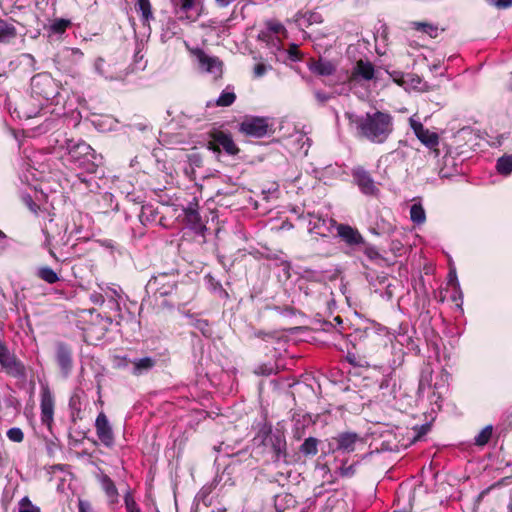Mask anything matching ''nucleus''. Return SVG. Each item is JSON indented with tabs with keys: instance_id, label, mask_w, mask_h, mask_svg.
I'll return each mask as SVG.
<instances>
[{
	"instance_id": "obj_7",
	"label": "nucleus",
	"mask_w": 512,
	"mask_h": 512,
	"mask_svg": "<svg viewBox=\"0 0 512 512\" xmlns=\"http://www.w3.org/2000/svg\"><path fill=\"white\" fill-rule=\"evenodd\" d=\"M220 147L229 155H236L239 152L232 136L218 130L211 134V140L208 142V149L219 153Z\"/></svg>"
},
{
	"instance_id": "obj_50",
	"label": "nucleus",
	"mask_w": 512,
	"mask_h": 512,
	"mask_svg": "<svg viewBox=\"0 0 512 512\" xmlns=\"http://www.w3.org/2000/svg\"><path fill=\"white\" fill-rule=\"evenodd\" d=\"M429 430V426L428 425H422L419 427V432L417 434V437L416 438H420L422 435H425L427 433V431Z\"/></svg>"
},
{
	"instance_id": "obj_26",
	"label": "nucleus",
	"mask_w": 512,
	"mask_h": 512,
	"mask_svg": "<svg viewBox=\"0 0 512 512\" xmlns=\"http://www.w3.org/2000/svg\"><path fill=\"white\" fill-rule=\"evenodd\" d=\"M319 440L315 437H308L299 447L300 453L304 456H315L318 453Z\"/></svg>"
},
{
	"instance_id": "obj_38",
	"label": "nucleus",
	"mask_w": 512,
	"mask_h": 512,
	"mask_svg": "<svg viewBox=\"0 0 512 512\" xmlns=\"http://www.w3.org/2000/svg\"><path fill=\"white\" fill-rule=\"evenodd\" d=\"M19 512H40V509L30 502V500L25 497L20 501V509Z\"/></svg>"
},
{
	"instance_id": "obj_47",
	"label": "nucleus",
	"mask_w": 512,
	"mask_h": 512,
	"mask_svg": "<svg viewBox=\"0 0 512 512\" xmlns=\"http://www.w3.org/2000/svg\"><path fill=\"white\" fill-rule=\"evenodd\" d=\"M10 353L11 352L9 351L7 346L0 340V361Z\"/></svg>"
},
{
	"instance_id": "obj_15",
	"label": "nucleus",
	"mask_w": 512,
	"mask_h": 512,
	"mask_svg": "<svg viewBox=\"0 0 512 512\" xmlns=\"http://www.w3.org/2000/svg\"><path fill=\"white\" fill-rule=\"evenodd\" d=\"M1 368L11 377L23 379L26 376V368L24 364L16 357L15 354L10 353L0 361Z\"/></svg>"
},
{
	"instance_id": "obj_17",
	"label": "nucleus",
	"mask_w": 512,
	"mask_h": 512,
	"mask_svg": "<svg viewBox=\"0 0 512 512\" xmlns=\"http://www.w3.org/2000/svg\"><path fill=\"white\" fill-rule=\"evenodd\" d=\"M308 215L310 217L308 231L322 237L328 236L331 226L336 224L333 219H326L314 213H308Z\"/></svg>"
},
{
	"instance_id": "obj_21",
	"label": "nucleus",
	"mask_w": 512,
	"mask_h": 512,
	"mask_svg": "<svg viewBox=\"0 0 512 512\" xmlns=\"http://www.w3.org/2000/svg\"><path fill=\"white\" fill-rule=\"evenodd\" d=\"M335 441L337 443V451H342L344 453H350L355 450V445L357 441H359V436L356 433L345 432L339 434Z\"/></svg>"
},
{
	"instance_id": "obj_57",
	"label": "nucleus",
	"mask_w": 512,
	"mask_h": 512,
	"mask_svg": "<svg viewBox=\"0 0 512 512\" xmlns=\"http://www.w3.org/2000/svg\"><path fill=\"white\" fill-rule=\"evenodd\" d=\"M334 320H335L338 324H342V319H341L339 316L335 317V318H334Z\"/></svg>"
},
{
	"instance_id": "obj_12",
	"label": "nucleus",
	"mask_w": 512,
	"mask_h": 512,
	"mask_svg": "<svg viewBox=\"0 0 512 512\" xmlns=\"http://www.w3.org/2000/svg\"><path fill=\"white\" fill-rule=\"evenodd\" d=\"M410 126L421 143L424 144L427 148L434 150L436 155H438V134L425 128L421 122L415 121L413 119H410Z\"/></svg>"
},
{
	"instance_id": "obj_41",
	"label": "nucleus",
	"mask_w": 512,
	"mask_h": 512,
	"mask_svg": "<svg viewBox=\"0 0 512 512\" xmlns=\"http://www.w3.org/2000/svg\"><path fill=\"white\" fill-rule=\"evenodd\" d=\"M138 7L145 19H148L151 16L149 0H138Z\"/></svg>"
},
{
	"instance_id": "obj_39",
	"label": "nucleus",
	"mask_w": 512,
	"mask_h": 512,
	"mask_svg": "<svg viewBox=\"0 0 512 512\" xmlns=\"http://www.w3.org/2000/svg\"><path fill=\"white\" fill-rule=\"evenodd\" d=\"M364 254L372 261L380 260L381 255L374 246L364 244Z\"/></svg>"
},
{
	"instance_id": "obj_58",
	"label": "nucleus",
	"mask_w": 512,
	"mask_h": 512,
	"mask_svg": "<svg viewBox=\"0 0 512 512\" xmlns=\"http://www.w3.org/2000/svg\"><path fill=\"white\" fill-rule=\"evenodd\" d=\"M49 253L55 260H58L56 254L52 250H50Z\"/></svg>"
},
{
	"instance_id": "obj_25",
	"label": "nucleus",
	"mask_w": 512,
	"mask_h": 512,
	"mask_svg": "<svg viewBox=\"0 0 512 512\" xmlns=\"http://www.w3.org/2000/svg\"><path fill=\"white\" fill-rule=\"evenodd\" d=\"M311 70L321 76H330L335 72L336 68L330 61L319 59L311 66Z\"/></svg>"
},
{
	"instance_id": "obj_11",
	"label": "nucleus",
	"mask_w": 512,
	"mask_h": 512,
	"mask_svg": "<svg viewBox=\"0 0 512 512\" xmlns=\"http://www.w3.org/2000/svg\"><path fill=\"white\" fill-rule=\"evenodd\" d=\"M40 397L41 422L50 429L53 423L55 399L48 385L41 386Z\"/></svg>"
},
{
	"instance_id": "obj_24",
	"label": "nucleus",
	"mask_w": 512,
	"mask_h": 512,
	"mask_svg": "<svg viewBox=\"0 0 512 512\" xmlns=\"http://www.w3.org/2000/svg\"><path fill=\"white\" fill-rule=\"evenodd\" d=\"M410 26L412 29L428 35L430 38H436L439 33V27L429 22L413 21Z\"/></svg>"
},
{
	"instance_id": "obj_61",
	"label": "nucleus",
	"mask_w": 512,
	"mask_h": 512,
	"mask_svg": "<svg viewBox=\"0 0 512 512\" xmlns=\"http://www.w3.org/2000/svg\"><path fill=\"white\" fill-rule=\"evenodd\" d=\"M293 50H295V52H297V46L296 45L293 46Z\"/></svg>"
},
{
	"instance_id": "obj_36",
	"label": "nucleus",
	"mask_w": 512,
	"mask_h": 512,
	"mask_svg": "<svg viewBox=\"0 0 512 512\" xmlns=\"http://www.w3.org/2000/svg\"><path fill=\"white\" fill-rule=\"evenodd\" d=\"M282 502H285L286 504H292L294 503V499L290 494L277 495L275 498V507L278 511H282L284 509Z\"/></svg>"
},
{
	"instance_id": "obj_20",
	"label": "nucleus",
	"mask_w": 512,
	"mask_h": 512,
	"mask_svg": "<svg viewBox=\"0 0 512 512\" xmlns=\"http://www.w3.org/2000/svg\"><path fill=\"white\" fill-rule=\"evenodd\" d=\"M375 69L371 62L360 59L356 62L351 74V79L356 80L358 78L370 81L374 78Z\"/></svg>"
},
{
	"instance_id": "obj_3",
	"label": "nucleus",
	"mask_w": 512,
	"mask_h": 512,
	"mask_svg": "<svg viewBox=\"0 0 512 512\" xmlns=\"http://www.w3.org/2000/svg\"><path fill=\"white\" fill-rule=\"evenodd\" d=\"M179 273L176 270L162 272L151 277L146 285V290L160 296L171 295L177 288Z\"/></svg>"
},
{
	"instance_id": "obj_14",
	"label": "nucleus",
	"mask_w": 512,
	"mask_h": 512,
	"mask_svg": "<svg viewBox=\"0 0 512 512\" xmlns=\"http://www.w3.org/2000/svg\"><path fill=\"white\" fill-rule=\"evenodd\" d=\"M264 443L272 448L275 453L276 460L286 457V439L284 433L280 430L273 432L270 429L264 439Z\"/></svg>"
},
{
	"instance_id": "obj_45",
	"label": "nucleus",
	"mask_w": 512,
	"mask_h": 512,
	"mask_svg": "<svg viewBox=\"0 0 512 512\" xmlns=\"http://www.w3.org/2000/svg\"><path fill=\"white\" fill-rule=\"evenodd\" d=\"M315 98L317 99L318 102H320L321 104H324L326 101H328L330 99V95H328L324 92H321V91H316Z\"/></svg>"
},
{
	"instance_id": "obj_8",
	"label": "nucleus",
	"mask_w": 512,
	"mask_h": 512,
	"mask_svg": "<svg viewBox=\"0 0 512 512\" xmlns=\"http://www.w3.org/2000/svg\"><path fill=\"white\" fill-rule=\"evenodd\" d=\"M95 431L100 443L106 448H113L115 435L112 425L104 412H100L95 420Z\"/></svg>"
},
{
	"instance_id": "obj_46",
	"label": "nucleus",
	"mask_w": 512,
	"mask_h": 512,
	"mask_svg": "<svg viewBox=\"0 0 512 512\" xmlns=\"http://www.w3.org/2000/svg\"><path fill=\"white\" fill-rule=\"evenodd\" d=\"M495 5L498 8H508L512 6V0H496Z\"/></svg>"
},
{
	"instance_id": "obj_35",
	"label": "nucleus",
	"mask_w": 512,
	"mask_h": 512,
	"mask_svg": "<svg viewBox=\"0 0 512 512\" xmlns=\"http://www.w3.org/2000/svg\"><path fill=\"white\" fill-rule=\"evenodd\" d=\"M7 437L12 442L20 443L24 439V433L20 428L13 427L7 431Z\"/></svg>"
},
{
	"instance_id": "obj_59",
	"label": "nucleus",
	"mask_w": 512,
	"mask_h": 512,
	"mask_svg": "<svg viewBox=\"0 0 512 512\" xmlns=\"http://www.w3.org/2000/svg\"><path fill=\"white\" fill-rule=\"evenodd\" d=\"M5 238H6V235L4 234V232H2V231L0 230V240H3V239H5Z\"/></svg>"
},
{
	"instance_id": "obj_33",
	"label": "nucleus",
	"mask_w": 512,
	"mask_h": 512,
	"mask_svg": "<svg viewBox=\"0 0 512 512\" xmlns=\"http://www.w3.org/2000/svg\"><path fill=\"white\" fill-rule=\"evenodd\" d=\"M154 209L151 206H143L139 214V220L142 224L155 220Z\"/></svg>"
},
{
	"instance_id": "obj_53",
	"label": "nucleus",
	"mask_w": 512,
	"mask_h": 512,
	"mask_svg": "<svg viewBox=\"0 0 512 512\" xmlns=\"http://www.w3.org/2000/svg\"><path fill=\"white\" fill-rule=\"evenodd\" d=\"M271 29H272L274 32L278 33V32H280L281 30H283L284 28H283V26H282L281 24H276L275 26L271 27Z\"/></svg>"
},
{
	"instance_id": "obj_60",
	"label": "nucleus",
	"mask_w": 512,
	"mask_h": 512,
	"mask_svg": "<svg viewBox=\"0 0 512 512\" xmlns=\"http://www.w3.org/2000/svg\"><path fill=\"white\" fill-rule=\"evenodd\" d=\"M394 81H395V82H397L398 84H400V83H401L400 79H398V78H396V77L394 78Z\"/></svg>"
},
{
	"instance_id": "obj_49",
	"label": "nucleus",
	"mask_w": 512,
	"mask_h": 512,
	"mask_svg": "<svg viewBox=\"0 0 512 512\" xmlns=\"http://www.w3.org/2000/svg\"><path fill=\"white\" fill-rule=\"evenodd\" d=\"M265 70L266 68L263 64H258L256 65L254 72L256 76H262L265 73Z\"/></svg>"
},
{
	"instance_id": "obj_13",
	"label": "nucleus",
	"mask_w": 512,
	"mask_h": 512,
	"mask_svg": "<svg viewBox=\"0 0 512 512\" xmlns=\"http://www.w3.org/2000/svg\"><path fill=\"white\" fill-rule=\"evenodd\" d=\"M94 69L96 73H98L106 80L114 81L122 80L124 78V74L122 73L121 69L117 67L116 62H108L102 57H98L95 60Z\"/></svg>"
},
{
	"instance_id": "obj_44",
	"label": "nucleus",
	"mask_w": 512,
	"mask_h": 512,
	"mask_svg": "<svg viewBox=\"0 0 512 512\" xmlns=\"http://www.w3.org/2000/svg\"><path fill=\"white\" fill-rule=\"evenodd\" d=\"M90 300L96 305H102L105 302V298L102 293L94 292L90 295Z\"/></svg>"
},
{
	"instance_id": "obj_27",
	"label": "nucleus",
	"mask_w": 512,
	"mask_h": 512,
	"mask_svg": "<svg viewBox=\"0 0 512 512\" xmlns=\"http://www.w3.org/2000/svg\"><path fill=\"white\" fill-rule=\"evenodd\" d=\"M36 275L48 284H54L60 279L58 274L48 266L38 268Z\"/></svg>"
},
{
	"instance_id": "obj_19",
	"label": "nucleus",
	"mask_w": 512,
	"mask_h": 512,
	"mask_svg": "<svg viewBox=\"0 0 512 512\" xmlns=\"http://www.w3.org/2000/svg\"><path fill=\"white\" fill-rule=\"evenodd\" d=\"M102 490L105 493L109 505H116L119 503V492L114 481L105 473L101 472L96 475Z\"/></svg>"
},
{
	"instance_id": "obj_31",
	"label": "nucleus",
	"mask_w": 512,
	"mask_h": 512,
	"mask_svg": "<svg viewBox=\"0 0 512 512\" xmlns=\"http://www.w3.org/2000/svg\"><path fill=\"white\" fill-rule=\"evenodd\" d=\"M410 218L416 224H423L426 220V213L421 204H413L410 208Z\"/></svg>"
},
{
	"instance_id": "obj_48",
	"label": "nucleus",
	"mask_w": 512,
	"mask_h": 512,
	"mask_svg": "<svg viewBox=\"0 0 512 512\" xmlns=\"http://www.w3.org/2000/svg\"><path fill=\"white\" fill-rule=\"evenodd\" d=\"M496 486H499V483L493 484L488 488L482 490L478 496V501L482 500Z\"/></svg>"
},
{
	"instance_id": "obj_6",
	"label": "nucleus",
	"mask_w": 512,
	"mask_h": 512,
	"mask_svg": "<svg viewBox=\"0 0 512 512\" xmlns=\"http://www.w3.org/2000/svg\"><path fill=\"white\" fill-rule=\"evenodd\" d=\"M191 54L196 58L201 71L210 73L215 79L222 76V61L216 56L207 55L202 49H190Z\"/></svg>"
},
{
	"instance_id": "obj_16",
	"label": "nucleus",
	"mask_w": 512,
	"mask_h": 512,
	"mask_svg": "<svg viewBox=\"0 0 512 512\" xmlns=\"http://www.w3.org/2000/svg\"><path fill=\"white\" fill-rule=\"evenodd\" d=\"M56 361L64 376H68L73 368L72 349L65 343L56 345Z\"/></svg>"
},
{
	"instance_id": "obj_29",
	"label": "nucleus",
	"mask_w": 512,
	"mask_h": 512,
	"mask_svg": "<svg viewBox=\"0 0 512 512\" xmlns=\"http://www.w3.org/2000/svg\"><path fill=\"white\" fill-rule=\"evenodd\" d=\"M236 100V95L230 87H227L222 91L219 98L216 101L217 106L228 107L232 105Z\"/></svg>"
},
{
	"instance_id": "obj_32",
	"label": "nucleus",
	"mask_w": 512,
	"mask_h": 512,
	"mask_svg": "<svg viewBox=\"0 0 512 512\" xmlns=\"http://www.w3.org/2000/svg\"><path fill=\"white\" fill-rule=\"evenodd\" d=\"M492 433H493V426L492 425H487L475 437V444L477 446H484V445H486L489 442V440H490V438L492 436Z\"/></svg>"
},
{
	"instance_id": "obj_9",
	"label": "nucleus",
	"mask_w": 512,
	"mask_h": 512,
	"mask_svg": "<svg viewBox=\"0 0 512 512\" xmlns=\"http://www.w3.org/2000/svg\"><path fill=\"white\" fill-rule=\"evenodd\" d=\"M268 119L264 117H246L240 124V132L247 136L261 138L268 133Z\"/></svg>"
},
{
	"instance_id": "obj_56",
	"label": "nucleus",
	"mask_w": 512,
	"mask_h": 512,
	"mask_svg": "<svg viewBox=\"0 0 512 512\" xmlns=\"http://www.w3.org/2000/svg\"><path fill=\"white\" fill-rule=\"evenodd\" d=\"M3 465H4V458H3L2 453L0 452V467H2Z\"/></svg>"
},
{
	"instance_id": "obj_22",
	"label": "nucleus",
	"mask_w": 512,
	"mask_h": 512,
	"mask_svg": "<svg viewBox=\"0 0 512 512\" xmlns=\"http://www.w3.org/2000/svg\"><path fill=\"white\" fill-rule=\"evenodd\" d=\"M185 221L195 232H202L205 228L201 221V216L192 205L184 210Z\"/></svg>"
},
{
	"instance_id": "obj_37",
	"label": "nucleus",
	"mask_w": 512,
	"mask_h": 512,
	"mask_svg": "<svg viewBox=\"0 0 512 512\" xmlns=\"http://www.w3.org/2000/svg\"><path fill=\"white\" fill-rule=\"evenodd\" d=\"M356 464L357 463H353V464L347 465L346 462H344L339 467V474L342 477H352L356 473Z\"/></svg>"
},
{
	"instance_id": "obj_34",
	"label": "nucleus",
	"mask_w": 512,
	"mask_h": 512,
	"mask_svg": "<svg viewBox=\"0 0 512 512\" xmlns=\"http://www.w3.org/2000/svg\"><path fill=\"white\" fill-rule=\"evenodd\" d=\"M70 25V21L69 20H65V19H57L55 20L51 26H50V29L52 32L54 33H57V34H62L65 32V30L67 29V27Z\"/></svg>"
},
{
	"instance_id": "obj_5",
	"label": "nucleus",
	"mask_w": 512,
	"mask_h": 512,
	"mask_svg": "<svg viewBox=\"0 0 512 512\" xmlns=\"http://www.w3.org/2000/svg\"><path fill=\"white\" fill-rule=\"evenodd\" d=\"M173 12L180 20H197L202 12V0H171Z\"/></svg>"
},
{
	"instance_id": "obj_54",
	"label": "nucleus",
	"mask_w": 512,
	"mask_h": 512,
	"mask_svg": "<svg viewBox=\"0 0 512 512\" xmlns=\"http://www.w3.org/2000/svg\"><path fill=\"white\" fill-rule=\"evenodd\" d=\"M29 207L33 212H37L38 206L30 200Z\"/></svg>"
},
{
	"instance_id": "obj_51",
	"label": "nucleus",
	"mask_w": 512,
	"mask_h": 512,
	"mask_svg": "<svg viewBox=\"0 0 512 512\" xmlns=\"http://www.w3.org/2000/svg\"><path fill=\"white\" fill-rule=\"evenodd\" d=\"M213 487H214L213 485H210V486H204V487L201 489L200 494H201L202 496H206V495H208V494L212 491Z\"/></svg>"
},
{
	"instance_id": "obj_23",
	"label": "nucleus",
	"mask_w": 512,
	"mask_h": 512,
	"mask_svg": "<svg viewBox=\"0 0 512 512\" xmlns=\"http://www.w3.org/2000/svg\"><path fill=\"white\" fill-rule=\"evenodd\" d=\"M17 37V29L12 22L0 18V43L8 44Z\"/></svg>"
},
{
	"instance_id": "obj_55",
	"label": "nucleus",
	"mask_w": 512,
	"mask_h": 512,
	"mask_svg": "<svg viewBox=\"0 0 512 512\" xmlns=\"http://www.w3.org/2000/svg\"><path fill=\"white\" fill-rule=\"evenodd\" d=\"M127 512H142L140 507H136V508H133V509H129Z\"/></svg>"
},
{
	"instance_id": "obj_43",
	"label": "nucleus",
	"mask_w": 512,
	"mask_h": 512,
	"mask_svg": "<svg viewBox=\"0 0 512 512\" xmlns=\"http://www.w3.org/2000/svg\"><path fill=\"white\" fill-rule=\"evenodd\" d=\"M78 512H93L90 502L87 500L79 499Z\"/></svg>"
},
{
	"instance_id": "obj_42",
	"label": "nucleus",
	"mask_w": 512,
	"mask_h": 512,
	"mask_svg": "<svg viewBox=\"0 0 512 512\" xmlns=\"http://www.w3.org/2000/svg\"><path fill=\"white\" fill-rule=\"evenodd\" d=\"M118 293L115 290H111V295L108 296L109 300L108 302L111 304V308L115 309L116 311H120V304L118 301Z\"/></svg>"
},
{
	"instance_id": "obj_40",
	"label": "nucleus",
	"mask_w": 512,
	"mask_h": 512,
	"mask_svg": "<svg viewBox=\"0 0 512 512\" xmlns=\"http://www.w3.org/2000/svg\"><path fill=\"white\" fill-rule=\"evenodd\" d=\"M124 504L126 511L138 507V504L136 503L132 491L130 489H128L124 494Z\"/></svg>"
},
{
	"instance_id": "obj_2",
	"label": "nucleus",
	"mask_w": 512,
	"mask_h": 512,
	"mask_svg": "<svg viewBox=\"0 0 512 512\" xmlns=\"http://www.w3.org/2000/svg\"><path fill=\"white\" fill-rule=\"evenodd\" d=\"M61 148L66 150L67 160L75 168L87 173H95L98 167L94 149L83 140L65 139Z\"/></svg>"
},
{
	"instance_id": "obj_30",
	"label": "nucleus",
	"mask_w": 512,
	"mask_h": 512,
	"mask_svg": "<svg viewBox=\"0 0 512 512\" xmlns=\"http://www.w3.org/2000/svg\"><path fill=\"white\" fill-rule=\"evenodd\" d=\"M496 169L501 175H509L512 172V155L500 157L497 160Z\"/></svg>"
},
{
	"instance_id": "obj_1",
	"label": "nucleus",
	"mask_w": 512,
	"mask_h": 512,
	"mask_svg": "<svg viewBox=\"0 0 512 512\" xmlns=\"http://www.w3.org/2000/svg\"><path fill=\"white\" fill-rule=\"evenodd\" d=\"M345 115L350 125L355 128L356 135L372 143H384L393 131V117L389 113L375 111L365 115Z\"/></svg>"
},
{
	"instance_id": "obj_52",
	"label": "nucleus",
	"mask_w": 512,
	"mask_h": 512,
	"mask_svg": "<svg viewBox=\"0 0 512 512\" xmlns=\"http://www.w3.org/2000/svg\"><path fill=\"white\" fill-rule=\"evenodd\" d=\"M233 0H216L217 4L220 7H226L228 6Z\"/></svg>"
},
{
	"instance_id": "obj_4",
	"label": "nucleus",
	"mask_w": 512,
	"mask_h": 512,
	"mask_svg": "<svg viewBox=\"0 0 512 512\" xmlns=\"http://www.w3.org/2000/svg\"><path fill=\"white\" fill-rule=\"evenodd\" d=\"M32 94L47 101L54 99L59 94V88L55 80L46 73L37 74L31 79Z\"/></svg>"
},
{
	"instance_id": "obj_28",
	"label": "nucleus",
	"mask_w": 512,
	"mask_h": 512,
	"mask_svg": "<svg viewBox=\"0 0 512 512\" xmlns=\"http://www.w3.org/2000/svg\"><path fill=\"white\" fill-rule=\"evenodd\" d=\"M133 364H134L133 373L135 375H140L144 371H148V370L152 369L155 365V360L152 359L151 357H144V358L135 360L133 362Z\"/></svg>"
},
{
	"instance_id": "obj_10",
	"label": "nucleus",
	"mask_w": 512,
	"mask_h": 512,
	"mask_svg": "<svg viewBox=\"0 0 512 512\" xmlns=\"http://www.w3.org/2000/svg\"><path fill=\"white\" fill-rule=\"evenodd\" d=\"M352 177L360 191L367 195L376 197L379 194V188L371 177L370 173L363 167H356L352 170Z\"/></svg>"
},
{
	"instance_id": "obj_18",
	"label": "nucleus",
	"mask_w": 512,
	"mask_h": 512,
	"mask_svg": "<svg viewBox=\"0 0 512 512\" xmlns=\"http://www.w3.org/2000/svg\"><path fill=\"white\" fill-rule=\"evenodd\" d=\"M338 236L349 246L364 245L365 240L360 232L347 224H337Z\"/></svg>"
}]
</instances>
